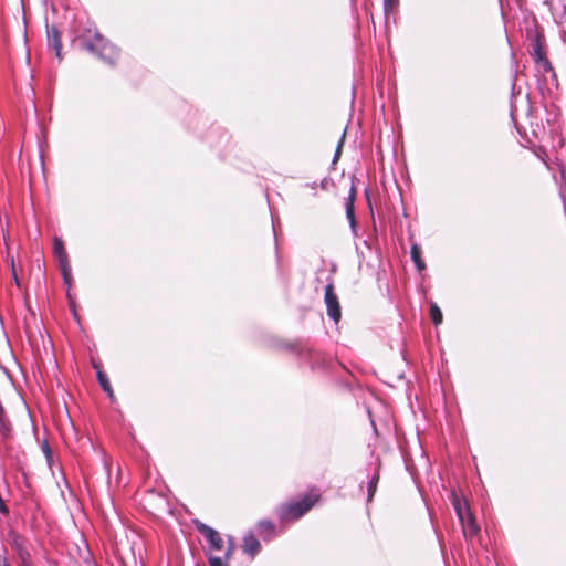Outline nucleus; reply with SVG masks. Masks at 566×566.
I'll list each match as a JSON object with an SVG mask.
<instances>
[{"label":"nucleus","instance_id":"nucleus-10","mask_svg":"<svg viewBox=\"0 0 566 566\" xmlns=\"http://www.w3.org/2000/svg\"><path fill=\"white\" fill-rule=\"evenodd\" d=\"M355 198H356V188H355L354 184H352L348 197L345 202L346 217L352 227L355 226V209H354Z\"/></svg>","mask_w":566,"mask_h":566},{"label":"nucleus","instance_id":"nucleus-8","mask_svg":"<svg viewBox=\"0 0 566 566\" xmlns=\"http://www.w3.org/2000/svg\"><path fill=\"white\" fill-rule=\"evenodd\" d=\"M48 43L49 46L52 48L55 52L56 57L59 61L62 60L61 51H62V43L60 39V32L55 27L48 28Z\"/></svg>","mask_w":566,"mask_h":566},{"label":"nucleus","instance_id":"nucleus-7","mask_svg":"<svg viewBox=\"0 0 566 566\" xmlns=\"http://www.w3.org/2000/svg\"><path fill=\"white\" fill-rule=\"evenodd\" d=\"M459 521L462 525L464 537L472 538L479 533L480 528H479L478 524L475 523L470 511H467L463 520H459Z\"/></svg>","mask_w":566,"mask_h":566},{"label":"nucleus","instance_id":"nucleus-18","mask_svg":"<svg viewBox=\"0 0 566 566\" xmlns=\"http://www.w3.org/2000/svg\"><path fill=\"white\" fill-rule=\"evenodd\" d=\"M399 0H384V7L386 11L392 10L398 4Z\"/></svg>","mask_w":566,"mask_h":566},{"label":"nucleus","instance_id":"nucleus-20","mask_svg":"<svg viewBox=\"0 0 566 566\" xmlns=\"http://www.w3.org/2000/svg\"><path fill=\"white\" fill-rule=\"evenodd\" d=\"M0 566H9L6 554H0Z\"/></svg>","mask_w":566,"mask_h":566},{"label":"nucleus","instance_id":"nucleus-19","mask_svg":"<svg viewBox=\"0 0 566 566\" xmlns=\"http://www.w3.org/2000/svg\"><path fill=\"white\" fill-rule=\"evenodd\" d=\"M42 450H43L46 459L50 460L51 459V450H50V447H49L48 442L43 443Z\"/></svg>","mask_w":566,"mask_h":566},{"label":"nucleus","instance_id":"nucleus-9","mask_svg":"<svg viewBox=\"0 0 566 566\" xmlns=\"http://www.w3.org/2000/svg\"><path fill=\"white\" fill-rule=\"evenodd\" d=\"M242 548L244 553L253 558L260 552L261 545L253 534H249L243 538Z\"/></svg>","mask_w":566,"mask_h":566},{"label":"nucleus","instance_id":"nucleus-25","mask_svg":"<svg viewBox=\"0 0 566 566\" xmlns=\"http://www.w3.org/2000/svg\"><path fill=\"white\" fill-rule=\"evenodd\" d=\"M538 157L542 159V161L546 163V159H545L546 155L545 154H544V156L538 154Z\"/></svg>","mask_w":566,"mask_h":566},{"label":"nucleus","instance_id":"nucleus-16","mask_svg":"<svg viewBox=\"0 0 566 566\" xmlns=\"http://www.w3.org/2000/svg\"><path fill=\"white\" fill-rule=\"evenodd\" d=\"M378 475L373 476V479L368 483V500L370 501L377 486Z\"/></svg>","mask_w":566,"mask_h":566},{"label":"nucleus","instance_id":"nucleus-23","mask_svg":"<svg viewBox=\"0 0 566 566\" xmlns=\"http://www.w3.org/2000/svg\"><path fill=\"white\" fill-rule=\"evenodd\" d=\"M11 268H12V275L17 282V284L19 285V282H18V277H17V273H15V268H14V263L13 261L11 262Z\"/></svg>","mask_w":566,"mask_h":566},{"label":"nucleus","instance_id":"nucleus-4","mask_svg":"<svg viewBox=\"0 0 566 566\" xmlns=\"http://www.w3.org/2000/svg\"><path fill=\"white\" fill-rule=\"evenodd\" d=\"M324 301L327 308V315L335 322L338 323L342 316L340 305L338 302V297L334 292L333 282H329L325 286V295Z\"/></svg>","mask_w":566,"mask_h":566},{"label":"nucleus","instance_id":"nucleus-6","mask_svg":"<svg viewBox=\"0 0 566 566\" xmlns=\"http://www.w3.org/2000/svg\"><path fill=\"white\" fill-rule=\"evenodd\" d=\"M532 57L536 64H538L544 71H551L552 65L545 56V52L541 42V39L536 36L532 42Z\"/></svg>","mask_w":566,"mask_h":566},{"label":"nucleus","instance_id":"nucleus-5","mask_svg":"<svg viewBox=\"0 0 566 566\" xmlns=\"http://www.w3.org/2000/svg\"><path fill=\"white\" fill-rule=\"evenodd\" d=\"M196 527L198 532L205 537L208 542L210 551H221L223 548V539L221 535L213 530L212 527L198 522L196 523Z\"/></svg>","mask_w":566,"mask_h":566},{"label":"nucleus","instance_id":"nucleus-13","mask_svg":"<svg viewBox=\"0 0 566 566\" xmlns=\"http://www.w3.org/2000/svg\"><path fill=\"white\" fill-rule=\"evenodd\" d=\"M452 504L459 520H463V517L465 516V512L469 511L467 503L462 502L457 494H453Z\"/></svg>","mask_w":566,"mask_h":566},{"label":"nucleus","instance_id":"nucleus-22","mask_svg":"<svg viewBox=\"0 0 566 566\" xmlns=\"http://www.w3.org/2000/svg\"><path fill=\"white\" fill-rule=\"evenodd\" d=\"M342 143H343V142H340V143L338 144V147H337V149H336V151H335V155H334V161H335V160H337V158L339 157L340 148H342Z\"/></svg>","mask_w":566,"mask_h":566},{"label":"nucleus","instance_id":"nucleus-15","mask_svg":"<svg viewBox=\"0 0 566 566\" xmlns=\"http://www.w3.org/2000/svg\"><path fill=\"white\" fill-rule=\"evenodd\" d=\"M430 318L434 325H439L442 322V312L436 303L430 304Z\"/></svg>","mask_w":566,"mask_h":566},{"label":"nucleus","instance_id":"nucleus-1","mask_svg":"<svg viewBox=\"0 0 566 566\" xmlns=\"http://www.w3.org/2000/svg\"><path fill=\"white\" fill-rule=\"evenodd\" d=\"M80 39L85 50L98 56L106 63L113 64L118 57L117 49L112 45L98 31H92L91 29H87Z\"/></svg>","mask_w":566,"mask_h":566},{"label":"nucleus","instance_id":"nucleus-11","mask_svg":"<svg viewBox=\"0 0 566 566\" xmlns=\"http://www.w3.org/2000/svg\"><path fill=\"white\" fill-rule=\"evenodd\" d=\"M274 525L270 521H260L258 524V531L264 539H271L274 536Z\"/></svg>","mask_w":566,"mask_h":566},{"label":"nucleus","instance_id":"nucleus-14","mask_svg":"<svg viewBox=\"0 0 566 566\" xmlns=\"http://www.w3.org/2000/svg\"><path fill=\"white\" fill-rule=\"evenodd\" d=\"M97 380L102 387V389L107 392V395L113 398L114 394H113V390H112V387H111V384H109V380L107 378V376L102 373L101 370H97Z\"/></svg>","mask_w":566,"mask_h":566},{"label":"nucleus","instance_id":"nucleus-24","mask_svg":"<svg viewBox=\"0 0 566 566\" xmlns=\"http://www.w3.org/2000/svg\"><path fill=\"white\" fill-rule=\"evenodd\" d=\"M560 36H562V40L566 43V29L565 28L562 29Z\"/></svg>","mask_w":566,"mask_h":566},{"label":"nucleus","instance_id":"nucleus-3","mask_svg":"<svg viewBox=\"0 0 566 566\" xmlns=\"http://www.w3.org/2000/svg\"><path fill=\"white\" fill-rule=\"evenodd\" d=\"M53 252L59 261L64 283L70 286L71 282H72V269H71L69 255L66 253V250L64 248V243H63L62 239H60V238L54 239Z\"/></svg>","mask_w":566,"mask_h":566},{"label":"nucleus","instance_id":"nucleus-12","mask_svg":"<svg viewBox=\"0 0 566 566\" xmlns=\"http://www.w3.org/2000/svg\"><path fill=\"white\" fill-rule=\"evenodd\" d=\"M410 254H411V259H412L416 268L419 271H422L426 268V264H424V262L421 259V249H420V247L417 245V244H412L411 250H410Z\"/></svg>","mask_w":566,"mask_h":566},{"label":"nucleus","instance_id":"nucleus-2","mask_svg":"<svg viewBox=\"0 0 566 566\" xmlns=\"http://www.w3.org/2000/svg\"><path fill=\"white\" fill-rule=\"evenodd\" d=\"M318 497L317 493L310 492L301 501L283 505L280 509V518L282 521L298 520L314 505Z\"/></svg>","mask_w":566,"mask_h":566},{"label":"nucleus","instance_id":"nucleus-21","mask_svg":"<svg viewBox=\"0 0 566 566\" xmlns=\"http://www.w3.org/2000/svg\"><path fill=\"white\" fill-rule=\"evenodd\" d=\"M232 552H233V544L231 543L230 546L226 551V559L230 558Z\"/></svg>","mask_w":566,"mask_h":566},{"label":"nucleus","instance_id":"nucleus-17","mask_svg":"<svg viewBox=\"0 0 566 566\" xmlns=\"http://www.w3.org/2000/svg\"><path fill=\"white\" fill-rule=\"evenodd\" d=\"M209 564L210 566H226L223 560L217 556H209Z\"/></svg>","mask_w":566,"mask_h":566}]
</instances>
